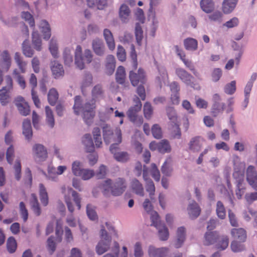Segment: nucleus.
Instances as JSON below:
<instances>
[{"instance_id": "1", "label": "nucleus", "mask_w": 257, "mask_h": 257, "mask_svg": "<svg viewBox=\"0 0 257 257\" xmlns=\"http://www.w3.org/2000/svg\"><path fill=\"white\" fill-rule=\"evenodd\" d=\"M103 137L104 142L106 144L114 142L110 147V151L113 154L114 158L117 161L125 163L130 159V155L126 152H118V147L122 141L121 133L120 129H116L113 133L108 126L103 127Z\"/></svg>"}, {"instance_id": "2", "label": "nucleus", "mask_w": 257, "mask_h": 257, "mask_svg": "<svg viewBox=\"0 0 257 257\" xmlns=\"http://www.w3.org/2000/svg\"><path fill=\"white\" fill-rule=\"evenodd\" d=\"M96 107V100L94 98H91L82 103L81 96H76L74 98L73 107L74 113L76 115H79L81 112L83 120L87 124L91 122L94 117Z\"/></svg>"}, {"instance_id": "3", "label": "nucleus", "mask_w": 257, "mask_h": 257, "mask_svg": "<svg viewBox=\"0 0 257 257\" xmlns=\"http://www.w3.org/2000/svg\"><path fill=\"white\" fill-rule=\"evenodd\" d=\"M100 187L103 189L104 194L110 190L112 195L117 196L124 192L126 188V183L125 180L122 178H117L113 184L111 180L108 179L100 185Z\"/></svg>"}, {"instance_id": "4", "label": "nucleus", "mask_w": 257, "mask_h": 257, "mask_svg": "<svg viewBox=\"0 0 257 257\" xmlns=\"http://www.w3.org/2000/svg\"><path fill=\"white\" fill-rule=\"evenodd\" d=\"M62 192L65 194L64 200L66 204L67 208L71 213H73L74 211V208L72 204V198L75 202L77 209H81V198L79 194L72 188H68L67 190L65 188H62Z\"/></svg>"}, {"instance_id": "5", "label": "nucleus", "mask_w": 257, "mask_h": 257, "mask_svg": "<svg viewBox=\"0 0 257 257\" xmlns=\"http://www.w3.org/2000/svg\"><path fill=\"white\" fill-rule=\"evenodd\" d=\"M100 233V240L96 246V251L99 255L102 254L109 249L111 242V237L108 235L103 226L101 229Z\"/></svg>"}, {"instance_id": "6", "label": "nucleus", "mask_w": 257, "mask_h": 257, "mask_svg": "<svg viewBox=\"0 0 257 257\" xmlns=\"http://www.w3.org/2000/svg\"><path fill=\"white\" fill-rule=\"evenodd\" d=\"M129 79L132 85L134 86L140 84H144L147 82V77L144 70L140 68L137 72L130 71L129 72Z\"/></svg>"}, {"instance_id": "7", "label": "nucleus", "mask_w": 257, "mask_h": 257, "mask_svg": "<svg viewBox=\"0 0 257 257\" xmlns=\"http://www.w3.org/2000/svg\"><path fill=\"white\" fill-rule=\"evenodd\" d=\"M142 103L139 100L138 104L131 107L127 112V116L131 121L137 125H141L143 122L142 116H139L138 113L141 110Z\"/></svg>"}, {"instance_id": "8", "label": "nucleus", "mask_w": 257, "mask_h": 257, "mask_svg": "<svg viewBox=\"0 0 257 257\" xmlns=\"http://www.w3.org/2000/svg\"><path fill=\"white\" fill-rule=\"evenodd\" d=\"M152 151H158L159 153L165 154L171 152V148L167 140H163L160 142H152L149 145Z\"/></svg>"}, {"instance_id": "9", "label": "nucleus", "mask_w": 257, "mask_h": 257, "mask_svg": "<svg viewBox=\"0 0 257 257\" xmlns=\"http://www.w3.org/2000/svg\"><path fill=\"white\" fill-rule=\"evenodd\" d=\"M175 73L182 81L186 84L190 85L194 88L197 89L198 87L199 88V86L198 85L197 87L195 86V84L192 81L194 79L193 76L184 69L181 68H176Z\"/></svg>"}, {"instance_id": "10", "label": "nucleus", "mask_w": 257, "mask_h": 257, "mask_svg": "<svg viewBox=\"0 0 257 257\" xmlns=\"http://www.w3.org/2000/svg\"><path fill=\"white\" fill-rule=\"evenodd\" d=\"M213 104L211 109V113L214 117L217 116L219 114L222 113L225 105L221 102V97L218 94H215L213 96Z\"/></svg>"}, {"instance_id": "11", "label": "nucleus", "mask_w": 257, "mask_h": 257, "mask_svg": "<svg viewBox=\"0 0 257 257\" xmlns=\"http://www.w3.org/2000/svg\"><path fill=\"white\" fill-rule=\"evenodd\" d=\"M175 48L177 55L179 56L185 66L188 68L195 76L198 77L199 75V73L195 69L192 62L189 59H186V55L185 53L182 49L179 48L178 46H175Z\"/></svg>"}, {"instance_id": "12", "label": "nucleus", "mask_w": 257, "mask_h": 257, "mask_svg": "<svg viewBox=\"0 0 257 257\" xmlns=\"http://www.w3.org/2000/svg\"><path fill=\"white\" fill-rule=\"evenodd\" d=\"M29 83L31 87V92L32 100L36 107L39 108L40 107L41 102L37 92L36 91V88L37 86V79L34 74L32 73L31 74Z\"/></svg>"}, {"instance_id": "13", "label": "nucleus", "mask_w": 257, "mask_h": 257, "mask_svg": "<svg viewBox=\"0 0 257 257\" xmlns=\"http://www.w3.org/2000/svg\"><path fill=\"white\" fill-rule=\"evenodd\" d=\"M32 151L34 159L37 162L44 161L48 157L47 150L42 145L35 144Z\"/></svg>"}, {"instance_id": "14", "label": "nucleus", "mask_w": 257, "mask_h": 257, "mask_svg": "<svg viewBox=\"0 0 257 257\" xmlns=\"http://www.w3.org/2000/svg\"><path fill=\"white\" fill-rule=\"evenodd\" d=\"M246 179L252 188L257 191V172L252 166H249L246 170Z\"/></svg>"}, {"instance_id": "15", "label": "nucleus", "mask_w": 257, "mask_h": 257, "mask_svg": "<svg viewBox=\"0 0 257 257\" xmlns=\"http://www.w3.org/2000/svg\"><path fill=\"white\" fill-rule=\"evenodd\" d=\"M16 105L22 115L26 116L30 113V106L23 97L19 96L17 98L16 100Z\"/></svg>"}, {"instance_id": "16", "label": "nucleus", "mask_w": 257, "mask_h": 257, "mask_svg": "<svg viewBox=\"0 0 257 257\" xmlns=\"http://www.w3.org/2000/svg\"><path fill=\"white\" fill-rule=\"evenodd\" d=\"M204 141V139L200 136L194 137L189 143V148L193 152H198L201 149Z\"/></svg>"}, {"instance_id": "17", "label": "nucleus", "mask_w": 257, "mask_h": 257, "mask_svg": "<svg viewBox=\"0 0 257 257\" xmlns=\"http://www.w3.org/2000/svg\"><path fill=\"white\" fill-rule=\"evenodd\" d=\"M115 80L116 82L125 87L129 86L128 82H126V73L124 67L119 66L115 73Z\"/></svg>"}, {"instance_id": "18", "label": "nucleus", "mask_w": 257, "mask_h": 257, "mask_svg": "<svg viewBox=\"0 0 257 257\" xmlns=\"http://www.w3.org/2000/svg\"><path fill=\"white\" fill-rule=\"evenodd\" d=\"M168 252L166 247L156 248L151 245L149 247L148 253L150 257H165Z\"/></svg>"}, {"instance_id": "19", "label": "nucleus", "mask_w": 257, "mask_h": 257, "mask_svg": "<svg viewBox=\"0 0 257 257\" xmlns=\"http://www.w3.org/2000/svg\"><path fill=\"white\" fill-rule=\"evenodd\" d=\"M168 130L172 138L180 139L181 138L182 134L179 122L168 123Z\"/></svg>"}, {"instance_id": "20", "label": "nucleus", "mask_w": 257, "mask_h": 257, "mask_svg": "<svg viewBox=\"0 0 257 257\" xmlns=\"http://www.w3.org/2000/svg\"><path fill=\"white\" fill-rule=\"evenodd\" d=\"M187 211L190 217L194 219L197 218L200 215L201 209L195 201H192L188 206Z\"/></svg>"}, {"instance_id": "21", "label": "nucleus", "mask_w": 257, "mask_h": 257, "mask_svg": "<svg viewBox=\"0 0 257 257\" xmlns=\"http://www.w3.org/2000/svg\"><path fill=\"white\" fill-rule=\"evenodd\" d=\"M231 234L234 240L239 242H244L246 239V231L242 228H233L231 231Z\"/></svg>"}, {"instance_id": "22", "label": "nucleus", "mask_w": 257, "mask_h": 257, "mask_svg": "<svg viewBox=\"0 0 257 257\" xmlns=\"http://www.w3.org/2000/svg\"><path fill=\"white\" fill-rule=\"evenodd\" d=\"M82 56V48L80 45L76 47L75 52V64L80 70L84 68V63Z\"/></svg>"}, {"instance_id": "23", "label": "nucleus", "mask_w": 257, "mask_h": 257, "mask_svg": "<svg viewBox=\"0 0 257 257\" xmlns=\"http://www.w3.org/2000/svg\"><path fill=\"white\" fill-rule=\"evenodd\" d=\"M131 188L136 194L144 196V189L142 184L137 179L132 180L131 183Z\"/></svg>"}, {"instance_id": "24", "label": "nucleus", "mask_w": 257, "mask_h": 257, "mask_svg": "<svg viewBox=\"0 0 257 257\" xmlns=\"http://www.w3.org/2000/svg\"><path fill=\"white\" fill-rule=\"evenodd\" d=\"M51 69L55 78L62 76L64 73V70L63 66L56 61H54L51 63Z\"/></svg>"}, {"instance_id": "25", "label": "nucleus", "mask_w": 257, "mask_h": 257, "mask_svg": "<svg viewBox=\"0 0 257 257\" xmlns=\"http://www.w3.org/2000/svg\"><path fill=\"white\" fill-rule=\"evenodd\" d=\"M103 36L108 48L112 51L115 49V45L113 35L108 29L103 30Z\"/></svg>"}, {"instance_id": "26", "label": "nucleus", "mask_w": 257, "mask_h": 257, "mask_svg": "<svg viewBox=\"0 0 257 257\" xmlns=\"http://www.w3.org/2000/svg\"><path fill=\"white\" fill-rule=\"evenodd\" d=\"M228 244L229 238L227 235H218L215 245L217 249L224 250L227 247Z\"/></svg>"}, {"instance_id": "27", "label": "nucleus", "mask_w": 257, "mask_h": 257, "mask_svg": "<svg viewBox=\"0 0 257 257\" xmlns=\"http://www.w3.org/2000/svg\"><path fill=\"white\" fill-rule=\"evenodd\" d=\"M186 230L184 227H180L177 231V239L175 243L176 248L180 247L185 240Z\"/></svg>"}, {"instance_id": "28", "label": "nucleus", "mask_w": 257, "mask_h": 257, "mask_svg": "<svg viewBox=\"0 0 257 257\" xmlns=\"http://www.w3.org/2000/svg\"><path fill=\"white\" fill-rule=\"evenodd\" d=\"M237 0H224L222 10L224 14L230 13L235 8Z\"/></svg>"}, {"instance_id": "29", "label": "nucleus", "mask_w": 257, "mask_h": 257, "mask_svg": "<svg viewBox=\"0 0 257 257\" xmlns=\"http://www.w3.org/2000/svg\"><path fill=\"white\" fill-rule=\"evenodd\" d=\"M218 235L219 234L217 231L207 232L204 236V244L209 245L215 244Z\"/></svg>"}, {"instance_id": "30", "label": "nucleus", "mask_w": 257, "mask_h": 257, "mask_svg": "<svg viewBox=\"0 0 257 257\" xmlns=\"http://www.w3.org/2000/svg\"><path fill=\"white\" fill-rule=\"evenodd\" d=\"M82 143L85 146V150L87 152H92L94 150V146L90 134H85L82 140Z\"/></svg>"}, {"instance_id": "31", "label": "nucleus", "mask_w": 257, "mask_h": 257, "mask_svg": "<svg viewBox=\"0 0 257 257\" xmlns=\"http://www.w3.org/2000/svg\"><path fill=\"white\" fill-rule=\"evenodd\" d=\"M39 28L43 34L44 39L48 40L51 37V29L49 23L45 20H42L40 23Z\"/></svg>"}, {"instance_id": "32", "label": "nucleus", "mask_w": 257, "mask_h": 257, "mask_svg": "<svg viewBox=\"0 0 257 257\" xmlns=\"http://www.w3.org/2000/svg\"><path fill=\"white\" fill-rule=\"evenodd\" d=\"M92 48L95 53L99 56H101L104 53V46L103 42L99 39H95L93 41Z\"/></svg>"}, {"instance_id": "33", "label": "nucleus", "mask_w": 257, "mask_h": 257, "mask_svg": "<svg viewBox=\"0 0 257 257\" xmlns=\"http://www.w3.org/2000/svg\"><path fill=\"white\" fill-rule=\"evenodd\" d=\"M200 5L202 11L206 13H210L214 9V3L212 0H201Z\"/></svg>"}, {"instance_id": "34", "label": "nucleus", "mask_w": 257, "mask_h": 257, "mask_svg": "<svg viewBox=\"0 0 257 257\" xmlns=\"http://www.w3.org/2000/svg\"><path fill=\"white\" fill-rule=\"evenodd\" d=\"M23 134L26 139L30 140L33 135L31 121L29 119H25L23 123Z\"/></svg>"}, {"instance_id": "35", "label": "nucleus", "mask_w": 257, "mask_h": 257, "mask_svg": "<svg viewBox=\"0 0 257 257\" xmlns=\"http://www.w3.org/2000/svg\"><path fill=\"white\" fill-rule=\"evenodd\" d=\"M30 204L34 213L37 216H39L41 214V210L37 197L35 194L33 193L31 194Z\"/></svg>"}, {"instance_id": "36", "label": "nucleus", "mask_w": 257, "mask_h": 257, "mask_svg": "<svg viewBox=\"0 0 257 257\" xmlns=\"http://www.w3.org/2000/svg\"><path fill=\"white\" fill-rule=\"evenodd\" d=\"M184 45L187 50L195 51L197 49V41L193 38H188L184 40Z\"/></svg>"}, {"instance_id": "37", "label": "nucleus", "mask_w": 257, "mask_h": 257, "mask_svg": "<svg viewBox=\"0 0 257 257\" xmlns=\"http://www.w3.org/2000/svg\"><path fill=\"white\" fill-rule=\"evenodd\" d=\"M59 98V93L57 90L52 88H51L48 93V101L49 104L54 106L56 104Z\"/></svg>"}, {"instance_id": "38", "label": "nucleus", "mask_w": 257, "mask_h": 257, "mask_svg": "<svg viewBox=\"0 0 257 257\" xmlns=\"http://www.w3.org/2000/svg\"><path fill=\"white\" fill-rule=\"evenodd\" d=\"M39 195L42 204L46 206L48 204V195L46 188L43 184H39Z\"/></svg>"}, {"instance_id": "39", "label": "nucleus", "mask_w": 257, "mask_h": 257, "mask_svg": "<svg viewBox=\"0 0 257 257\" xmlns=\"http://www.w3.org/2000/svg\"><path fill=\"white\" fill-rule=\"evenodd\" d=\"M32 44L37 51L41 50L42 41L39 34L37 31L33 32L32 33Z\"/></svg>"}, {"instance_id": "40", "label": "nucleus", "mask_w": 257, "mask_h": 257, "mask_svg": "<svg viewBox=\"0 0 257 257\" xmlns=\"http://www.w3.org/2000/svg\"><path fill=\"white\" fill-rule=\"evenodd\" d=\"M4 66L2 65L3 69L8 71L11 65V57L7 51H4L2 54Z\"/></svg>"}, {"instance_id": "41", "label": "nucleus", "mask_w": 257, "mask_h": 257, "mask_svg": "<svg viewBox=\"0 0 257 257\" xmlns=\"http://www.w3.org/2000/svg\"><path fill=\"white\" fill-rule=\"evenodd\" d=\"M166 113L170 120L169 123L179 122L176 111L173 107H167L166 108Z\"/></svg>"}, {"instance_id": "42", "label": "nucleus", "mask_w": 257, "mask_h": 257, "mask_svg": "<svg viewBox=\"0 0 257 257\" xmlns=\"http://www.w3.org/2000/svg\"><path fill=\"white\" fill-rule=\"evenodd\" d=\"M45 112L47 124L51 127H53L55 124V120L53 111L49 106H46L45 107Z\"/></svg>"}, {"instance_id": "43", "label": "nucleus", "mask_w": 257, "mask_h": 257, "mask_svg": "<svg viewBox=\"0 0 257 257\" xmlns=\"http://www.w3.org/2000/svg\"><path fill=\"white\" fill-rule=\"evenodd\" d=\"M23 54L27 57H32L34 55V50L29 45V41L26 39L22 44Z\"/></svg>"}, {"instance_id": "44", "label": "nucleus", "mask_w": 257, "mask_h": 257, "mask_svg": "<svg viewBox=\"0 0 257 257\" xmlns=\"http://www.w3.org/2000/svg\"><path fill=\"white\" fill-rule=\"evenodd\" d=\"M17 248V243L15 238L11 236L8 238L7 241V248L10 253H14Z\"/></svg>"}, {"instance_id": "45", "label": "nucleus", "mask_w": 257, "mask_h": 257, "mask_svg": "<svg viewBox=\"0 0 257 257\" xmlns=\"http://www.w3.org/2000/svg\"><path fill=\"white\" fill-rule=\"evenodd\" d=\"M158 229V233L160 239L162 240L168 239L169 235V231L164 224L156 227Z\"/></svg>"}, {"instance_id": "46", "label": "nucleus", "mask_w": 257, "mask_h": 257, "mask_svg": "<svg viewBox=\"0 0 257 257\" xmlns=\"http://www.w3.org/2000/svg\"><path fill=\"white\" fill-rule=\"evenodd\" d=\"M130 14V10L126 5H122L119 9V17L121 20L125 22Z\"/></svg>"}, {"instance_id": "47", "label": "nucleus", "mask_w": 257, "mask_h": 257, "mask_svg": "<svg viewBox=\"0 0 257 257\" xmlns=\"http://www.w3.org/2000/svg\"><path fill=\"white\" fill-rule=\"evenodd\" d=\"M10 91V90L6 89V87H3L0 90V101L2 105H5L9 102Z\"/></svg>"}, {"instance_id": "48", "label": "nucleus", "mask_w": 257, "mask_h": 257, "mask_svg": "<svg viewBox=\"0 0 257 257\" xmlns=\"http://www.w3.org/2000/svg\"><path fill=\"white\" fill-rule=\"evenodd\" d=\"M171 160L170 159L166 160L162 166L161 171L162 173L167 176H170L172 171L171 165Z\"/></svg>"}, {"instance_id": "49", "label": "nucleus", "mask_w": 257, "mask_h": 257, "mask_svg": "<svg viewBox=\"0 0 257 257\" xmlns=\"http://www.w3.org/2000/svg\"><path fill=\"white\" fill-rule=\"evenodd\" d=\"M216 211V214L219 218L223 219L225 218V209L223 203L220 201H218L217 202Z\"/></svg>"}, {"instance_id": "50", "label": "nucleus", "mask_w": 257, "mask_h": 257, "mask_svg": "<svg viewBox=\"0 0 257 257\" xmlns=\"http://www.w3.org/2000/svg\"><path fill=\"white\" fill-rule=\"evenodd\" d=\"M106 67L110 69V74L113 72L115 67V59L113 55H109L107 56Z\"/></svg>"}, {"instance_id": "51", "label": "nucleus", "mask_w": 257, "mask_h": 257, "mask_svg": "<svg viewBox=\"0 0 257 257\" xmlns=\"http://www.w3.org/2000/svg\"><path fill=\"white\" fill-rule=\"evenodd\" d=\"M63 58L66 65L70 66L73 62V57L71 54V49L66 48L63 52Z\"/></svg>"}, {"instance_id": "52", "label": "nucleus", "mask_w": 257, "mask_h": 257, "mask_svg": "<svg viewBox=\"0 0 257 257\" xmlns=\"http://www.w3.org/2000/svg\"><path fill=\"white\" fill-rule=\"evenodd\" d=\"M83 170L82 164L79 161H75L72 163V171L75 176L81 175L80 173Z\"/></svg>"}, {"instance_id": "53", "label": "nucleus", "mask_w": 257, "mask_h": 257, "mask_svg": "<svg viewBox=\"0 0 257 257\" xmlns=\"http://www.w3.org/2000/svg\"><path fill=\"white\" fill-rule=\"evenodd\" d=\"M104 91L102 89L101 85L97 84L95 85L92 90V98L95 99L98 97H101L103 96Z\"/></svg>"}, {"instance_id": "54", "label": "nucleus", "mask_w": 257, "mask_h": 257, "mask_svg": "<svg viewBox=\"0 0 257 257\" xmlns=\"http://www.w3.org/2000/svg\"><path fill=\"white\" fill-rule=\"evenodd\" d=\"M130 57L132 60L133 68L136 70L138 67L137 54L133 44L131 45Z\"/></svg>"}, {"instance_id": "55", "label": "nucleus", "mask_w": 257, "mask_h": 257, "mask_svg": "<svg viewBox=\"0 0 257 257\" xmlns=\"http://www.w3.org/2000/svg\"><path fill=\"white\" fill-rule=\"evenodd\" d=\"M233 177L235 179L237 185H242L244 180V172L235 170L233 173Z\"/></svg>"}, {"instance_id": "56", "label": "nucleus", "mask_w": 257, "mask_h": 257, "mask_svg": "<svg viewBox=\"0 0 257 257\" xmlns=\"http://www.w3.org/2000/svg\"><path fill=\"white\" fill-rule=\"evenodd\" d=\"M242 242L234 240L231 243V248L233 252H239L244 249V246L242 244Z\"/></svg>"}, {"instance_id": "57", "label": "nucleus", "mask_w": 257, "mask_h": 257, "mask_svg": "<svg viewBox=\"0 0 257 257\" xmlns=\"http://www.w3.org/2000/svg\"><path fill=\"white\" fill-rule=\"evenodd\" d=\"M145 182L146 190L149 193L151 199H153L152 196L155 194V185L151 179L145 181Z\"/></svg>"}, {"instance_id": "58", "label": "nucleus", "mask_w": 257, "mask_h": 257, "mask_svg": "<svg viewBox=\"0 0 257 257\" xmlns=\"http://www.w3.org/2000/svg\"><path fill=\"white\" fill-rule=\"evenodd\" d=\"M116 56L119 61L124 62L126 59V54L125 49L121 45H118L117 48Z\"/></svg>"}, {"instance_id": "59", "label": "nucleus", "mask_w": 257, "mask_h": 257, "mask_svg": "<svg viewBox=\"0 0 257 257\" xmlns=\"http://www.w3.org/2000/svg\"><path fill=\"white\" fill-rule=\"evenodd\" d=\"M143 30L140 24L137 23L136 25L135 35L137 43L141 45L143 38Z\"/></svg>"}, {"instance_id": "60", "label": "nucleus", "mask_w": 257, "mask_h": 257, "mask_svg": "<svg viewBox=\"0 0 257 257\" xmlns=\"http://www.w3.org/2000/svg\"><path fill=\"white\" fill-rule=\"evenodd\" d=\"M222 75V72L220 68L213 69L211 72V76L212 81L216 82L219 80Z\"/></svg>"}, {"instance_id": "61", "label": "nucleus", "mask_w": 257, "mask_h": 257, "mask_svg": "<svg viewBox=\"0 0 257 257\" xmlns=\"http://www.w3.org/2000/svg\"><path fill=\"white\" fill-rule=\"evenodd\" d=\"M14 169L15 172V178L17 180H19L21 177V164L20 159H17L16 160Z\"/></svg>"}, {"instance_id": "62", "label": "nucleus", "mask_w": 257, "mask_h": 257, "mask_svg": "<svg viewBox=\"0 0 257 257\" xmlns=\"http://www.w3.org/2000/svg\"><path fill=\"white\" fill-rule=\"evenodd\" d=\"M151 220L152 221L151 225L154 226L155 227H158L159 226L163 224L160 220L158 213L156 211L151 213Z\"/></svg>"}, {"instance_id": "63", "label": "nucleus", "mask_w": 257, "mask_h": 257, "mask_svg": "<svg viewBox=\"0 0 257 257\" xmlns=\"http://www.w3.org/2000/svg\"><path fill=\"white\" fill-rule=\"evenodd\" d=\"M236 90L235 81H232L230 83L227 84L224 87V92L227 94H232Z\"/></svg>"}, {"instance_id": "64", "label": "nucleus", "mask_w": 257, "mask_h": 257, "mask_svg": "<svg viewBox=\"0 0 257 257\" xmlns=\"http://www.w3.org/2000/svg\"><path fill=\"white\" fill-rule=\"evenodd\" d=\"M152 133L153 137L157 139H160L162 137L161 128L157 124L153 125L152 128Z\"/></svg>"}]
</instances>
